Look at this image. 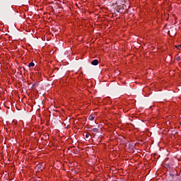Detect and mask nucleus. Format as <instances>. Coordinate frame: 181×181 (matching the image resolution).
<instances>
[{"instance_id": "obj_2", "label": "nucleus", "mask_w": 181, "mask_h": 181, "mask_svg": "<svg viewBox=\"0 0 181 181\" xmlns=\"http://www.w3.org/2000/svg\"><path fill=\"white\" fill-rule=\"evenodd\" d=\"M91 64H93V66H97L98 64V59H94L92 61Z\"/></svg>"}, {"instance_id": "obj_6", "label": "nucleus", "mask_w": 181, "mask_h": 181, "mask_svg": "<svg viewBox=\"0 0 181 181\" xmlns=\"http://www.w3.org/2000/svg\"><path fill=\"white\" fill-rule=\"evenodd\" d=\"M175 47H177V49H178L179 50H180V49H181V45H178V46H175Z\"/></svg>"}, {"instance_id": "obj_7", "label": "nucleus", "mask_w": 181, "mask_h": 181, "mask_svg": "<svg viewBox=\"0 0 181 181\" xmlns=\"http://www.w3.org/2000/svg\"><path fill=\"white\" fill-rule=\"evenodd\" d=\"M176 59H177V62H179V60H180V57H177L176 58Z\"/></svg>"}, {"instance_id": "obj_4", "label": "nucleus", "mask_w": 181, "mask_h": 181, "mask_svg": "<svg viewBox=\"0 0 181 181\" xmlns=\"http://www.w3.org/2000/svg\"><path fill=\"white\" fill-rule=\"evenodd\" d=\"M28 67H35V63L30 62V63L28 64Z\"/></svg>"}, {"instance_id": "obj_1", "label": "nucleus", "mask_w": 181, "mask_h": 181, "mask_svg": "<svg viewBox=\"0 0 181 181\" xmlns=\"http://www.w3.org/2000/svg\"><path fill=\"white\" fill-rule=\"evenodd\" d=\"M117 12H118L119 13H122V12H124V7L119 6H117V8H116Z\"/></svg>"}, {"instance_id": "obj_8", "label": "nucleus", "mask_w": 181, "mask_h": 181, "mask_svg": "<svg viewBox=\"0 0 181 181\" xmlns=\"http://www.w3.org/2000/svg\"><path fill=\"white\" fill-rule=\"evenodd\" d=\"M45 136H46V137H45V139H47V138H49L47 134H46Z\"/></svg>"}, {"instance_id": "obj_3", "label": "nucleus", "mask_w": 181, "mask_h": 181, "mask_svg": "<svg viewBox=\"0 0 181 181\" xmlns=\"http://www.w3.org/2000/svg\"><path fill=\"white\" fill-rule=\"evenodd\" d=\"M95 117L93 115H89L88 119L89 121H94Z\"/></svg>"}, {"instance_id": "obj_5", "label": "nucleus", "mask_w": 181, "mask_h": 181, "mask_svg": "<svg viewBox=\"0 0 181 181\" xmlns=\"http://www.w3.org/2000/svg\"><path fill=\"white\" fill-rule=\"evenodd\" d=\"M85 138H86V139L90 138V134H86L85 135Z\"/></svg>"}]
</instances>
